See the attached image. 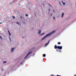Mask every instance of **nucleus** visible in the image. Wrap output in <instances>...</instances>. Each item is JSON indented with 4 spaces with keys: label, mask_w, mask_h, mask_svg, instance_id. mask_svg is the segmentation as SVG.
I'll list each match as a JSON object with an SVG mask.
<instances>
[{
    "label": "nucleus",
    "mask_w": 76,
    "mask_h": 76,
    "mask_svg": "<svg viewBox=\"0 0 76 76\" xmlns=\"http://www.w3.org/2000/svg\"><path fill=\"white\" fill-rule=\"evenodd\" d=\"M56 32V31H54L50 32V33L47 34V35H46L42 39V40H43V39H45V38H46V37H48V36H50V35H51V34H54V32Z\"/></svg>",
    "instance_id": "obj_1"
},
{
    "label": "nucleus",
    "mask_w": 76,
    "mask_h": 76,
    "mask_svg": "<svg viewBox=\"0 0 76 76\" xmlns=\"http://www.w3.org/2000/svg\"><path fill=\"white\" fill-rule=\"evenodd\" d=\"M43 57H45L46 56L45 54H44L43 55Z\"/></svg>",
    "instance_id": "obj_11"
},
{
    "label": "nucleus",
    "mask_w": 76,
    "mask_h": 76,
    "mask_svg": "<svg viewBox=\"0 0 76 76\" xmlns=\"http://www.w3.org/2000/svg\"><path fill=\"white\" fill-rule=\"evenodd\" d=\"M2 23H0V24H1Z\"/></svg>",
    "instance_id": "obj_22"
},
{
    "label": "nucleus",
    "mask_w": 76,
    "mask_h": 76,
    "mask_svg": "<svg viewBox=\"0 0 76 76\" xmlns=\"http://www.w3.org/2000/svg\"><path fill=\"white\" fill-rule=\"evenodd\" d=\"M50 43V41H49L46 44H45V47H46L47 45H48V44Z\"/></svg>",
    "instance_id": "obj_4"
},
{
    "label": "nucleus",
    "mask_w": 76,
    "mask_h": 76,
    "mask_svg": "<svg viewBox=\"0 0 76 76\" xmlns=\"http://www.w3.org/2000/svg\"><path fill=\"white\" fill-rule=\"evenodd\" d=\"M0 38H1V39H3L2 38V37H1V36H0Z\"/></svg>",
    "instance_id": "obj_13"
},
{
    "label": "nucleus",
    "mask_w": 76,
    "mask_h": 76,
    "mask_svg": "<svg viewBox=\"0 0 76 76\" xmlns=\"http://www.w3.org/2000/svg\"><path fill=\"white\" fill-rule=\"evenodd\" d=\"M26 16H28V15L27 14H26Z\"/></svg>",
    "instance_id": "obj_17"
},
{
    "label": "nucleus",
    "mask_w": 76,
    "mask_h": 76,
    "mask_svg": "<svg viewBox=\"0 0 76 76\" xmlns=\"http://www.w3.org/2000/svg\"><path fill=\"white\" fill-rule=\"evenodd\" d=\"M62 2L63 3V5H64H64L66 4V3L64 2Z\"/></svg>",
    "instance_id": "obj_6"
},
{
    "label": "nucleus",
    "mask_w": 76,
    "mask_h": 76,
    "mask_svg": "<svg viewBox=\"0 0 76 76\" xmlns=\"http://www.w3.org/2000/svg\"><path fill=\"white\" fill-rule=\"evenodd\" d=\"M57 76H61L59 75H57Z\"/></svg>",
    "instance_id": "obj_21"
},
{
    "label": "nucleus",
    "mask_w": 76,
    "mask_h": 76,
    "mask_svg": "<svg viewBox=\"0 0 76 76\" xmlns=\"http://www.w3.org/2000/svg\"><path fill=\"white\" fill-rule=\"evenodd\" d=\"M58 45H60L61 44V43L60 42H59L58 43Z\"/></svg>",
    "instance_id": "obj_10"
},
{
    "label": "nucleus",
    "mask_w": 76,
    "mask_h": 76,
    "mask_svg": "<svg viewBox=\"0 0 76 76\" xmlns=\"http://www.w3.org/2000/svg\"><path fill=\"white\" fill-rule=\"evenodd\" d=\"M74 76H76V75H74Z\"/></svg>",
    "instance_id": "obj_23"
},
{
    "label": "nucleus",
    "mask_w": 76,
    "mask_h": 76,
    "mask_svg": "<svg viewBox=\"0 0 76 76\" xmlns=\"http://www.w3.org/2000/svg\"><path fill=\"white\" fill-rule=\"evenodd\" d=\"M54 48L55 49H57V48H58V49H59V50H61L62 48V46H57L56 45H55Z\"/></svg>",
    "instance_id": "obj_2"
},
{
    "label": "nucleus",
    "mask_w": 76,
    "mask_h": 76,
    "mask_svg": "<svg viewBox=\"0 0 76 76\" xmlns=\"http://www.w3.org/2000/svg\"><path fill=\"white\" fill-rule=\"evenodd\" d=\"M21 64H22V63H21Z\"/></svg>",
    "instance_id": "obj_26"
},
{
    "label": "nucleus",
    "mask_w": 76,
    "mask_h": 76,
    "mask_svg": "<svg viewBox=\"0 0 76 76\" xmlns=\"http://www.w3.org/2000/svg\"><path fill=\"white\" fill-rule=\"evenodd\" d=\"M54 12V11H53Z\"/></svg>",
    "instance_id": "obj_25"
},
{
    "label": "nucleus",
    "mask_w": 76,
    "mask_h": 76,
    "mask_svg": "<svg viewBox=\"0 0 76 76\" xmlns=\"http://www.w3.org/2000/svg\"><path fill=\"white\" fill-rule=\"evenodd\" d=\"M64 13H63L62 14L61 17H63V16H64Z\"/></svg>",
    "instance_id": "obj_7"
},
{
    "label": "nucleus",
    "mask_w": 76,
    "mask_h": 76,
    "mask_svg": "<svg viewBox=\"0 0 76 76\" xmlns=\"http://www.w3.org/2000/svg\"><path fill=\"white\" fill-rule=\"evenodd\" d=\"M59 3L60 4H61V2H59Z\"/></svg>",
    "instance_id": "obj_20"
},
{
    "label": "nucleus",
    "mask_w": 76,
    "mask_h": 76,
    "mask_svg": "<svg viewBox=\"0 0 76 76\" xmlns=\"http://www.w3.org/2000/svg\"><path fill=\"white\" fill-rule=\"evenodd\" d=\"M38 34H41V30H39V32L38 33Z\"/></svg>",
    "instance_id": "obj_8"
},
{
    "label": "nucleus",
    "mask_w": 76,
    "mask_h": 76,
    "mask_svg": "<svg viewBox=\"0 0 76 76\" xmlns=\"http://www.w3.org/2000/svg\"><path fill=\"white\" fill-rule=\"evenodd\" d=\"M44 34H45L44 33H43L42 34L40 35H42Z\"/></svg>",
    "instance_id": "obj_12"
},
{
    "label": "nucleus",
    "mask_w": 76,
    "mask_h": 76,
    "mask_svg": "<svg viewBox=\"0 0 76 76\" xmlns=\"http://www.w3.org/2000/svg\"><path fill=\"white\" fill-rule=\"evenodd\" d=\"M53 19H55V17H53Z\"/></svg>",
    "instance_id": "obj_19"
},
{
    "label": "nucleus",
    "mask_w": 76,
    "mask_h": 76,
    "mask_svg": "<svg viewBox=\"0 0 76 76\" xmlns=\"http://www.w3.org/2000/svg\"><path fill=\"white\" fill-rule=\"evenodd\" d=\"M31 53H32V52H29L27 54V55L24 58L25 59H26V58L27 57H28V56H29V55L30 54H31Z\"/></svg>",
    "instance_id": "obj_3"
},
{
    "label": "nucleus",
    "mask_w": 76,
    "mask_h": 76,
    "mask_svg": "<svg viewBox=\"0 0 76 76\" xmlns=\"http://www.w3.org/2000/svg\"><path fill=\"white\" fill-rule=\"evenodd\" d=\"M8 33L9 34V35H10V36H11V34H10V32L9 31H8Z\"/></svg>",
    "instance_id": "obj_9"
},
{
    "label": "nucleus",
    "mask_w": 76,
    "mask_h": 76,
    "mask_svg": "<svg viewBox=\"0 0 76 76\" xmlns=\"http://www.w3.org/2000/svg\"><path fill=\"white\" fill-rule=\"evenodd\" d=\"M7 61H5L3 62V63H6Z\"/></svg>",
    "instance_id": "obj_16"
},
{
    "label": "nucleus",
    "mask_w": 76,
    "mask_h": 76,
    "mask_svg": "<svg viewBox=\"0 0 76 76\" xmlns=\"http://www.w3.org/2000/svg\"><path fill=\"white\" fill-rule=\"evenodd\" d=\"M15 49L14 48H12L11 49V51L12 52H13V51H14V49Z\"/></svg>",
    "instance_id": "obj_5"
},
{
    "label": "nucleus",
    "mask_w": 76,
    "mask_h": 76,
    "mask_svg": "<svg viewBox=\"0 0 76 76\" xmlns=\"http://www.w3.org/2000/svg\"><path fill=\"white\" fill-rule=\"evenodd\" d=\"M17 24H18V25H19V23L18 22H17Z\"/></svg>",
    "instance_id": "obj_14"
},
{
    "label": "nucleus",
    "mask_w": 76,
    "mask_h": 76,
    "mask_svg": "<svg viewBox=\"0 0 76 76\" xmlns=\"http://www.w3.org/2000/svg\"><path fill=\"white\" fill-rule=\"evenodd\" d=\"M49 12H50V9H49Z\"/></svg>",
    "instance_id": "obj_24"
},
{
    "label": "nucleus",
    "mask_w": 76,
    "mask_h": 76,
    "mask_svg": "<svg viewBox=\"0 0 76 76\" xmlns=\"http://www.w3.org/2000/svg\"><path fill=\"white\" fill-rule=\"evenodd\" d=\"M48 4L49 6H51V5H50V4Z\"/></svg>",
    "instance_id": "obj_18"
},
{
    "label": "nucleus",
    "mask_w": 76,
    "mask_h": 76,
    "mask_svg": "<svg viewBox=\"0 0 76 76\" xmlns=\"http://www.w3.org/2000/svg\"><path fill=\"white\" fill-rule=\"evenodd\" d=\"M14 19H15V16H13L12 17Z\"/></svg>",
    "instance_id": "obj_15"
}]
</instances>
